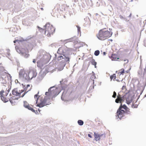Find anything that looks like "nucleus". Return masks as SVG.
Returning <instances> with one entry per match:
<instances>
[{
    "label": "nucleus",
    "instance_id": "f257e3e1",
    "mask_svg": "<svg viewBox=\"0 0 146 146\" xmlns=\"http://www.w3.org/2000/svg\"><path fill=\"white\" fill-rule=\"evenodd\" d=\"M37 75L36 70L34 69H30L27 70L22 69L19 74V77L24 80L29 81L35 78Z\"/></svg>",
    "mask_w": 146,
    "mask_h": 146
},
{
    "label": "nucleus",
    "instance_id": "f03ea898",
    "mask_svg": "<svg viewBox=\"0 0 146 146\" xmlns=\"http://www.w3.org/2000/svg\"><path fill=\"white\" fill-rule=\"evenodd\" d=\"M112 34L111 29L104 28L99 31L96 36L100 40H104L111 36Z\"/></svg>",
    "mask_w": 146,
    "mask_h": 146
},
{
    "label": "nucleus",
    "instance_id": "7ed1b4c3",
    "mask_svg": "<svg viewBox=\"0 0 146 146\" xmlns=\"http://www.w3.org/2000/svg\"><path fill=\"white\" fill-rule=\"evenodd\" d=\"M130 109L128 108L125 105H120L119 108L117 110L116 113L117 118L121 119L123 117L126 113H130Z\"/></svg>",
    "mask_w": 146,
    "mask_h": 146
},
{
    "label": "nucleus",
    "instance_id": "20e7f679",
    "mask_svg": "<svg viewBox=\"0 0 146 146\" xmlns=\"http://www.w3.org/2000/svg\"><path fill=\"white\" fill-rule=\"evenodd\" d=\"M57 52L60 54H62L66 60V62H69L70 53L67 48L63 46L60 47L58 50Z\"/></svg>",
    "mask_w": 146,
    "mask_h": 146
},
{
    "label": "nucleus",
    "instance_id": "39448f33",
    "mask_svg": "<svg viewBox=\"0 0 146 146\" xmlns=\"http://www.w3.org/2000/svg\"><path fill=\"white\" fill-rule=\"evenodd\" d=\"M45 27V34L48 37L53 34L55 31V28L48 23H46Z\"/></svg>",
    "mask_w": 146,
    "mask_h": 146
},
{
    "label": "nucleus",
    "instance_id": "423d86ee",
    "mask_svg": "<svg viewBox=\"0 0 146 146\" xmlns=\"http://www.w3.org/2000/svg\"><path fill=\"white\" fill-rule=\"evenodd\" d=\"M25 90H20L18 88L14 89L12 91V94L14 96H17L18 98L23 97L26 94L25 92H24Z\"/></svg>",
    "mask_w": 146,
    "mask_h": 146
},
{
    "label": "nucleus",
    "instance_id": "0eeeda50",
    "mask_svg": "<svg viewBox=\"0 0 146 146\" xmlns=\"http://www.w3.org/2000/svg\"><path fill=\"white\" fill-rule=\"evenodd\" d=\"M49 99L47 100V98L45 97L44 99L41 100L40 102L37 104L36 106L40 108H42L47 105L49 104Z\"/></svg>",
    "mask_w": 146,
    "mask_h": 146
},
{
    "label": "nucleus",
    "instance_id": "6e6552de",
    "mask_svg": "<svg viewBox=\"0 0 146 146\" xmlns=\"http://www.w3.org/2000/svg\"><path fill=\"white\" fill-rule=\"evenodd\" d=\"M3 93H4L3 90H2L0 92V97H1V99L3 102H7L9 99V98L7 97L8 94L7 93H5V94H4Z\"/></svg>",
    "mask_w": 146,
    "mask_h": 146
},
{
    "label": "nucleus",
    "instance_id": "1a4fd4ad",
    "mask_svg": "<svg viewBox=\"0 0 146 146\" xmlns=\"http://www.w3.org/2000/svg\"><path fill=\"white\" fill-rule=\"evenodd\" d=\"M24 106L26 108H27L29 110H31L33 112L36 113L35 110L33 108V106L29 104L26 101H24L23 102Z\"/></svg>",
    "mask_w": 146,
    "mask_h": 146
},
{
    "label": "nucleus",
    "instance_id": "9d476101",
    "mask_svg": "<svg viewBox=\"0 0 146 146\" xmlns=\"http://www.w3.org/2000/svg\"><path fill=\"white\" fill-rule=\"evenodd\" d=\"M53 87H51L48 90V92H46L45 93V95L46 96H51L54 94L55 91L54 90H51Z\"/></svg>",
    "mask_w": 146,
    "mask_h": 146
},
{
    "label": "nucleus",
    "instance_id": "9b49d317",
    "mask_svg": "<svg viewBox=\"0 0 146 146\" xmlns=\"http://www.w3.org/2000/svg\"><path fill=\"white\" fill-rule=\"evenodd\" d=\"M103 134L100 135L98 133H96L95 132L94 133L95 139L96 141L99 140L100 138V137Z\"/></svg>",
    "mask_w": 146,
    "mask_h": 146
},
{
    "label": "nucleus",
    "instance_id": "f8f14e48",
    "mask_svg": "<svg viewBox=\"0 0 146 146\" xmlns=\"http://www.w3.org/2000/svg\"><path fill=\"white\" fill-rule=\"evenodd\" d=\"M111 58L112 60L117 61L118 59H119L118 56L115 54H112L111 56Z\"/></svg>",
    "mask_w": 146,
    "mask_h": 146
},
{
    "label": "nucleus",
    "instance_id": "ddd939ff",
    "mask_svg": "<svg viewBox=\"0 0 146 146\" xmlns=\"http://www.w3.org/2000/svg\"><path fill=\"white\" fill-rule=\"evenodd\" d=\"M123 101V98H120L119 97H117V98L115 100V102L117 103H120L121 104H122V102Z\"/></svg>",
    "mask_w": 146,
    "mask_h": 146
},
{
    "label": "nucleus",
    "instance_id": "4468645a",
    "mask_svg": "<svg viewBox=\"0 0 146 146\" xmlns=\"http://www.w3.org/2000/svg\"><path fill=\"white\" fill-rule=\"evenodd\" d=\"M126 103L127 104H129L132 101V99L131 96H128L127 97H126Z\"/></svg>",
    "mask_w": 146,
    "mask_h": 146
},
{
    "label": "nucleus",
    "instance_id": "2eb2a0df",
    "mask_svg": "<svg viewBox=\"0 0 146 146\" xmlns=\"http://www.w3.org/2000/svg\"><path fill=\"white\" fill-rule=\"evenodd\" d=\"M18 98H12V99H9L10 102L13 105H14L16 103V100H17Z\"/></svg>",
    "mask_w": 146,
    "mask_h": 146
},
{
    "label": "nucleus",
    "instance_id": "dca6fc26",
    "mask_svg": "<svg viewBox=\"0 0 146 146\" xmlns=\"http://www.w3.org/2000/svg\"><path fill=\"white\" fill-rule=\"evenodd\" d=\"M31 89V88L30 85L29 84L27 85L25 89L24 90H25L24 92H25L26 93L27 92L30 91Z\"/></svg>",
    "mask_w": 146,
    "mask_h": 146
},
{
    "label": "nucleus",
    "instance_id": "f3484780",
    "mask_svg": "<svg viewBox=\"0 0 146 146\" xmlns=\"http://www.w3.org/2000/svg\"><path fill=\"white\" fill-rule=\"evenodd\" d=\"M116 76L115 74H114L113 75L111 76H110L111 80H114L116 78Z\"/></svg>",
    "mask_w": 146,
    "mask_h": 146
},
{
    "label": "nucleus",
    "instance_id": "a211bd4d",
    "mask_svg": "<svg viewBox=\"0 0 146 146\" xmlns=\"http://www.w3.org/2000/svg\"><path fill=\"white\" fill-rule=\"evenodd\" d=\"M92 64L95 66V68L96 67V65L97 64V62L95 61V60L93 59L91 62Z\"/></svg>",
    "mask_w": 146,
    "mask_h": 146
},
{
    "label": "nucleus",
    "instance_id": "6ab92c4d",
    "mask_svg": "<svg viewBox=\"0 0 146 146\" xmlns=\"http://www.w3.org/2000/svg\"><path fill=\"white\" fill-rule=\"evenodd\" d=\"M38 93H39V92H38V94L35 95L34 96V98H35V99L36 100V104H37L38 103V97H39L38 95Z\"/></svg>",
    "mask_w": 146,
    "mask_h": 146
},
{
    "label": "nucleus",
    "instance_id": "aec40b11",
    "mask_svg": "<svg viewBox=\"0 0 146 146\" xmlns=\"http://www.w3.org/2000/svg\"><path fill=\"white\" fill-rule=\"evenodd\" d=\"M78 124L80 125H82L84 123L83 121L81 120H78Z\"/></svg>",
    "mask_w": 146,
    "mask_h": 146
},
{
    "label": "nucleus",
    "instance_id": "412c9836",
    "mask_svg": "<svg viewBox=\"0 0 146 146\" xmlns=\"http://www.w3.org/2000/svg\"><path fill=\"white\" fill-rule=\"evenodd\" d=\"M100 53V51L99 50H96L94 52V55L96 56L99 55Z\"/></svg>",
    "mask_w": 146,
    "mask_h": 146
},
{
    "label": "nucleus",
    "instance_id": "4be33fe9",
    "mask_svg": "<svg viewBox=\"0 0 146 146\" xmlns=\"http://www.w3.org/2000/svg\"><path fill=\"white\" fill-rule=\"evenodd\" d=\"M124 72V70L123 69H121L120 70V74L123 75Z\"/></svg>",
    "mask_w": 146,
    "mask_h": 146
},
{
    "label": "nucleus",
    "instance_id": "5701e85b",
    "mask_svg": "<svg viewBox=\"0 0 146 146\" xmlns=\"http://www.w3.org/2000/svg\"><path fill=\"white\" fill-rule=\"evenodd\" d=\"M64 58L63 56H59L58 57V60H60Z\"/></svg>",
    "mask_w": 146,
    "mask_h": 146
},
{
    "label": "nucleus",
    "instance_id": "b1692460",
    "mask_svg": "<svg viewBox=\"0 0 146 146\" xmlns=\"http://www.w3.org/2000/svg\"><path fill=\"white\" fill-rule=\"evenodd\" d=\"M116 96V93L114 91L113 93V95L112 96V97L113 98H115Z\"/></svg>",
    "mask_w": 146,
    "mask_h": 146
},
{
    "label": "nucleus",
    "instance_id": "393cba45",
    "mask_svg": "<svg viewBox=\"0 0 146 146\" xmlns=\"http://www.w3.org/2000/svg\"><path fill=\"white\" fill-rule=\"evenodd\" d=\"M38 28L39 29V30L41 32L43 31H44V29H43L41 27L38 26Z\"/></svg>",
    "mask_w": 146,
    "mask_h": 146
},
{
    "label": "nucleus",
    "instance_id": "a878e982",
    "mask_svg": "<svg viewBox=\"0 0 146 146\" xmlns=\"http://www.w3.org/2000/svg\"><path fill=\"white\" fill-rule=\"evenodd\" d=\"M126 87L125 86H123L122 88V90H126Z\"/></svg>",
    "mask_w": 146,
    "mask_h": 146
},
{
    "label": "nucleus",
    "instance_id": "bb28decb",
    "mask_svg": "<svg viewBox=\"0 0 146 146\" xmlns=\"http://www.w3.org/2000/svg\"><path fill=\"white\" fill-rule=\"evenodd\" d=\"M119 97L120 98H123V97H122L120 94L119 93L118 94V95L117 96V98Z\"/></svg>",
    "mask_w": 146,
    "mask_h": 146
},
{
    "label": "nucleus",
    "instance_id": "cd10ccee",
    "mask_svg": "<svg viewBox=\"0 0 146 146\" xmlns=\"http://www.w3.org/2000/svg\"><path fill=\"white\" fill-rule=\"evenodd\" d=\"M76 27L77 28L78 31V32H79L80 30V27L78 26H77Z\"/></svg>",
    "mask_w": 146,
    "mask_h": 146
},
{
    "label": "nucleus",
    "instance_id": "c85d7f7f",
    "mask_svg": "<svg viewBox=\"0 0 146 146\" xmlns=\"http://www.w3.org/2000/svg\"><path fill=\"white\" fill-rule=\"evenodd\" d=\"M23 55L25 58H27L29 56V54H26L25 55L24 54Z\"/></svg>",
    "mask_w": 146,
    "mask_h": 146
},
{
    "label": "nucleus",
    "instance_id": "c756f323",
    "mask_svg": "<svg viewBox=\"0 0 146 146\" xmlns=\"http://www.w3.org/2000/svg\"><path fill=\"white\" fill-rule=\"evenodd\" d=\"M23 50H25V51L26 52H29V50H28V49H27V48H25L24 49H23V50H22L23 51Z\"/></svg>",
    "mask_w": 146,
    "mask_h": 146
},
{
    "label": "nucleus",
    "instance_id": "7c9ffc66",
    "mask_svg": "<svg viewBox=\"0 0 146 146\" xmlns=\"http://www.w3.org/2000/svg\"><path fill=\"white\" fill-rule=\"evenodd\" d=\"M19 41L18 40H16L14 41L13 42L14 43H15Z\"/></svg>",
    "mask_w": 146,
    "mask_h": 146
},
{
    "label": "nucleus",
    "instance_id": "2f4dec72",
    "mask_svg": "<svg viewBox=\"0 0 146 146\" xmlns=\"http://www.w3.org/2000/svg\"><path fill=\"white\" fill-rule=\"evenodd\" d=\"M33 62L34 63H35L36 62V60L35 59H34L33 61Z\"/></svg>",
    "mask_w": 146,
    "mask_h": 146
},
{
    "label": "nucleus",
    "instance_id": "473e14b6",
    "mask_svg": "<svg viewBox=\"0 0 146 146\" xmlns=\"http://www.w3.org/2000/svg\"><path fill=\"white\" fill-rule=\"evenodd\" d=\"M88 136L90 137V138H92V136H91V135H90V134H88Z\"/></svg>",
    "mask_w": 146,
    "mask_h": 146
},
{
    "label": "nucleus",
    "instance_id": "72a5a7b5",
    "mask_svg": "<svg viewBox=\"0 0 146 146\" xmlns=\"http://www.w3.org/2000/svg\"><path fill=\"white\" fill-rule=\"evenodd\" d=\"M106 54V52H104L103 53V55H105Z\"/></svg>",
    "mask_w": 146,
    "mask_h": 146
},
{
    "label": "nucleus",
    "instance_id": "f704fd0d",
    "mask_svg": "<svg viewBox=\"0 0 146 146\" xmlns=\"http://www.w3.org/2000/svg\"><path fill=\"white\" fill-rule=\"evenodd\" d=\"M120 60H121V61H125V60H123L122 59H120Z\"/></svg>",
    "mask_w": 146,
    "mask_h": 146
},
{
    "label": "nucleus",
    "instance_id": "c9c22d12",
    "mask_svg": "<svg viewBox=\"0 0 146 146\" xmlns=\"http://www.w3.org/2000/svg\"><path fill=\"white\" fill-rule=\"evenodd\" d=\"M116 80L118 82H119L120 81L118 79Z\"/></svg>",
    "mask_w": 146,
    "mask_h": 146
},
{
    "label": "nucleus",
    "instance_id": "e433bc0d",
    "mask_svg": "<svg viewBox=\"0 0 146 146\" xmlns=\"http://www.w3.org/2000/svg\"><path fill=\"white\" fill-rule=\"evenodd\" d=\"M42 10H43V9L42 8H40Z\"/></svg>",
    "mask_w": 146,
    "mask_h": 146
},
{
    "label": "nucleus",
    "instance_id": "4c0bfd02",
    "mask_svg": "<svg viewBox=\"0 0 146 146\" xmlns=\"http://www.w3.org/2000/svg\"><path fill=\"white\" fill-rule=\"evenodd\" d=\"M127 73H128L129 72L128 71H125Z\"/></svg>",
    "mask_w": 146,
    "mask_h": 146
},
{
    "label": "nucleus",
    "instance_id": "58836bf2",
    "mask_svg": "<svg viewBox=\"0 0 146 146\" xmlns=\"http://www.w3.org/2000/svg\"><path fill=\"white\" fill-rule=\"evenodd\" d=\"M133 108H137V106H134Z\"/></svg>",
    "mask_w": 146,
    "mask_h": 146
},
{
    "label": "nucleus",
    "instance_id": "ea45409f",
    "mask_svg": "<svg viewBox=\"0 0 146 146\" xmlns=\"http://www.w3.org/2000/svg\"><path fill=\"white\" fill-rule=\"evenodd\" d=\"M38 111H39V112L40 111V110H39V109H38Z\"/></svg>",
    "mask_w": 146,
    "mask_h": 146
},
{
    "label": "nucleus",
    "instance_id": "a19ab883",
    "mask_svg": "<svg viewBox=\"0 0 146 146\" xmlns=\"http://www.w3.org/2000/svg\"><path fill=\"white\" fill-rule=\"evenodd\" d=\"M92 87H93V88H94V86H92Z\"/></svg>",
    "mask_w": 146,
    "mask_h": 146
},
{
    "label": "nucleus",
    "instance_id": "79ce46f5",
    "mask_svg": "<svg viewBox=\"0 0 146 146\" xmlns=\"http://www.w3.org/2000/svg\"><path fill=\"white\" fill-rule=\"evenodd\" d=\"M133 105L132 106V107H133Z\"/></svg>",
    "mask_w": 146,
    "mask_h": 146
},
{
    "label": "nucleus",
    "instance_id": "37998d69",
    "mask_svg": "<svg viewBox=\"0 0 146 146\" xmlns=\"http://www.w3.org/2000/svg\"><path fill=\"white\" fill-rule=\"evenodd\" d=\"M145 21H146V20H145Z\"/></svg>",
    "mask_w": 146,
    "mask_h": 146
}]
</instances>
